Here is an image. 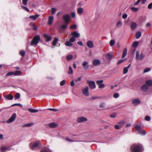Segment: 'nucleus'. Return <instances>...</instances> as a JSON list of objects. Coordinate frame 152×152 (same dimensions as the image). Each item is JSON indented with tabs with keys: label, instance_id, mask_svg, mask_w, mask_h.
I'll return each instance as SVG.
<instances>
[{
	"label": "nucleus",
	"instance_id": "4",
	"mask_svg": "<svg viewBox=\"0 0 152 152\" xmlns=\"http://www.w3.org/2000/svg\"><path fill=\"white\" fill-rule=\"evenodd\" d=\"M145 57V55L143 53H141L140 56V53L138 50H137L136 53L135 59L136 60H142Z\"/></svg>",
	"mask_w": 152,
	"mask_h": 152
},
{
	"label": "nucleus",
	"instance_id": "29",
	"mask_svg": "<svg viewBox=\"0 0 152 152\" xmlns=\"http://www.w3.org/2000/svg\"><path fill=\"white\" fill-rule=\"evenodd\" d=\"M127 53V49L126 48H125L123 51L122 55V58H123L125 57Z\"/></svg>",
	"mask_w": 152,
	"mask_h": 152
},
{
	"label": "nucleus",
	"instance_id": "46",
	"mask_svg": "<svg viewBox=\"0 0 152 152\" xmlns=\"http://www.w3.org/2000/svg\"><path fill=\"white\" fill-rule=\"evenodd\" d=\"M20 54L22 56L24 57L25 55V52L24 50H21L20 51Z\"/></svg>",
	"mask_w": 152,
	"mask_h": 152
},
{
	"label": "nucleus",
	"instance_id": "52",
	"mask_svg": "<svg viewBox=\"0 0 152 152\" xmlns=\"http://www.w3.org/2000/svg\"><path fill=\"white\" fill-rule=\"evenodd\" d=\"M77 27V26L76 24H74L73 25L71 26L70 27V29H76Z\"/></svg>",
	"mask_w": 152,
	"mask_h": 152
},
{
	"label": "nucleus",
	"instance_id": "34",
	"mask_svg": "<svg viewBox=\"0 0 152 152\" xmlns=\"http://www.w3.org/2000/svg\"><path fill=\"white\" fill-rule=\"evenodd\" d=\"M139 43L138 42H133L132 46L133 47L136 48L138 45Z\"/></svg>",
	"mask_w": 152,
	"mask_h": 152
},
{
	"label": "nucleus",
	"instance_id": "40",
	"mask_svg": "<svg viewBox=\"0 0 152 152\" xmlns=\"http://www.w3.org/2000/svg\"><path fill=\"white\" fill-rule=\"evenodd\" d=\"M135 127L136 129V130L137 131L140 132L141 130V127L139 126L138 125H136L135 126Z\"/></svg>",
	"mask_w": 152,
	"mask_h": 152
},
{
	"label": "nucleus",
	"instance_id": "9",
	"mask_svg": "<svg viewBox=\"0 0 152 152\" xmlns=\"http://www.w3.org/2000/svg\"><path fill=\"white\" fill-rule=\"evenodd\" d=\"M103 80H97L96 81V83L98 85L99 88H101L104 87V85L103 83Z\"/></svg>",
	"mask_w": 152,
	"mask_h": 152
},
{
	"label": "nucleus",
	"instance_id": "17",
	"mask_svg": "<svg viewBox=\"0 0 152 152\" xmlns=\"http://www.w3.org/2000/svg\"><path fill=\"white\" fill-rule=\"evenodd\" d=\"M5 99L7 100H11L13 98V96L11 94L6 95L4 96Z\"/></svg>",
	"mask_w": 152,
	"mask_h": 152
},
{
	"label": "nucleus",
	"instance_id": "26",
	"mask_svg": "<svg viewBox=\"0 0 152 152\" xmlns=\"http://www.w3.org/2000/svg\"><path fill=\"white\" fill-rule=\"evenodd\" d=\"M141 35V33L140 31H138L136 32V37L137 39H138L139 38Z\"/></svg>",
	"mask_w": 152,
	"mask_h": 152
},
{
	"label": "nucleus",
	"instance_id": "57",
	"mask_svg": "<svg viewBox=\"0 0 152 152\" xmlns=\"http://www.w3.org/2000/svg\"><path fill=\"white\" fill-rule=\"evenodd\" d=\"M110 116L111 118H115L116 117V114L115 113L112 114L110 115Z\"/></svg>",
	"mask_w": 152,
	"mask_h": 152
},
{
	"label": "nucleus",
	"instance_id": "8",
	"mask_svg": "<svg viewBox=\"0 0 152 152\" xmlns=\"http://www.w3.org/2000/svg\"><path fill=\"white\" fill-rule=\"evenodd\" d=\"M62 18L66 23H69V21L70 20V16L69 14L65 15L62 16Z\"/></svg>",
	"mask_w": 152,
	"mask_h": 152
},
{
	"label": "nucleus",
	"instance_id": "50",
	"mask_svg": "<svg viewBox=\"0 0 152 152\" xmlns=\"http://www.w3.org/2000/svg\"><path fill=\"white\" fill-rule=\"evenodd\" d=\"M151 69L149 68H145L143 71L144 73H145L150 71Z\"/></svg>",
	"mask_w": 152,
	"mask_h": 152
},
{
	"label": "nucleus",
	"instance_id": "18",
	"mask_svg": "<svg viewBox=\"0 0 152 152\" xmlns=\"http://www.w3.org/2000/svg\"><path fill=\"white\" fill-rule=\"evenodd\" d=\"M137 24L134 22H132L130 24V27L132 29H134L137 27Z\"/></svg>",
	"mask_w": 152,
	"mask_h": 152
},
{
	"label": "nucleus",
	"instance_id": "45",
	"mask_svg": "<svg viewBox=\"0 0 152 152\" xmlns=\"http://www.w3.org/2000/svg\"><path fill=\"white\" fill-rule=\"evenodd\" d=\"M119 94L118 93H115L113 95V97L115 98H117L119 97Z\"/></svg>",
	"mask_w": 152,
	"mask_h": 152
},
{
	"label": "nucleus",
	"instance_id": "33",
	"mask_svg": "<svg viewBox=\"0 0 152 152\" xmlns=\"http://www.w3.org/2000/svg\"><path fill=\"white\" fill-rule=\"evenodd\" d=\"M73 56L71 55H68L66 57V59L68 61L71 60L73 58Z\"/></svg>",
	"mask_w": 152,
	"mask_h": 152
},
{
	"label": "nucleus",
	"instance_id": "12",
	"mask_svg": "<svg viewBox=\"0 0 152 152\" xmlns=\"http://www.w3.org/2000/svg\"><path fill=\"white\" fill-rule=\"evenodd\" d=\"M87 119L86 118L84 117H81L78 118L77 120V121L78 122H81L84 121H87Z\"/></svg>",
	"mask_w": 152,
	"mask_h": 152
},
{
	"label": "nucleus",
	"instance_id": "62",
	"mask_svg": "<svg viewBox=\"0 0 152 152\" xmlns=\"http://www.w3.org/2000/svg\"><path fill=\"white\" fill-rule=\"evenodd\" d=\"M148 8L149 9H151L152 8V3H150L148 6Z\"/></svg>",
	"mask_w": 152,
	"mask_h": 152
},
{
	"label": "nucleus",
	"instance_id": "1",
	"mask_svg": "<svg viewBox=\"0 0 152 152\" xmlns=\"http://www.w3.org/2000/svg\"><path fill=\"white\" fill-rule=\"evenodd\" d=\"M42 146V143L39 141H37L35 142H31L29 145L30 148L33 150H35L36 149L39 148L40 147Z\"/></svg>",
	"mask_w": 152,
	"mask_h": 152
},
{
	"label": "nucleus",
	"instance_id": "14",
	"mask_svg": "<svg viewBox=\"0 0 152 152\" xmlns=\"http://www.w3.org/2000/svg\"><path fill=\"white\" fill-rule=\"evenodd\" d=\"M71 35L76 38H79L80 36V34L76 31H74L71 33Z\"/></svg>",
	"mask_w": 152,
	"mask_h": 152
},
{
	"label": "nucleus",
	"instance_id": "21",
	"mask_svg": "<svg viewBox=\"0 0 152 152\" xmlns=\"http://www.w3.org/2000/svg\"><path fill=\"white\" fill-rule=\"evenodd\" d=\"M39 16V15L37 14L35 15L30 16L29 17V18L35 20Z\"/></svg>",
	"mask_w": 152,
	"mask_h": 152
},
{
	"label": "nucleus",
	"instance_id": "32",
	"mask_svg": "<svg viewBox=\"0 0 152 152\" xmlns=\"http://www.w3.org/2000/svg\"><path fill=\"white\" fill-rule=\"evenodd\" d=\"M65 45L66 46H69V47H71L73 45V44L72 43H71L70 41H66L65 43Z\"/></svg>",
	"mask_w": 152,
	"mask_h": 152
},
{
	"label": "nucleus",
	"instance_id": "25",
	"mask_svg": "<svg viewBox=\"0 0 152 152\" xmlns=\"http://www.w3.org/2000/svg\"><path fill=\"white\" fill-rule=\"evenodd\" d=\"M49 126L51 128H55L57 126V125L55 123L52 122L49 124Z\"/></svg>",
	"mask_w": 152,
	"mask_h": 152
},
{
	"label": "nucleus",
	"instance_id": "16",
	"mask_svg": "<svg viewBox=\"0 0 152 152\" xmlns=\"http://www.w3.org/2000/svg\"><path fill=\"white\" fill-rule=\"evenodd\" d=\"M44 37L46 39V42H48L50 41L52 39V37L49 35L45 34L43 35Z\"/></svg>",
	"mask_w": 152,
	"mask_h": 152
},
{
	"label": "nucleus",
	"instance_id": "24",
	"mask_svg": "<svg viewBox=\"0 0 152 152\" xmlns=\"http://www.w3.org/2000/svg\"><path fill=\"white\" fill-rule=\"evenodd\" d=\"M68 23L65 22V24H64L61 26V28L63 30L66 29L67 28Z\"/></svg>",
	"mask_w": 152,
	"mask_h": 152
},
{
	"label": "nucleus",
	"instance_id": "15",
	"mask_svg": "<svg viewBox=\"0 0 152 152\" xmlns=\"http://www.w3.org/2000/svg\"><path fill=\"white\" fill-rule=\"evenodd\" d=\"M92 64L94 66H97L101 64L100 61L98 59H95L93 60Z\"/></svg>",
	"mask_w": 152,
	"mask_h": 152
},
{
	"label": "nucleus",
	"instance_id": "19",
	"mask_svg": "<svg viewBox=\"0 0 152 152\" xmlns=\"http://www.w3.org/2000/svg\"><path fill=\"white\" fill-rule=\"evenodd\" d=\"M84 68L86 69H88L89 68V66L88 65V62L85 61L82 64Z\"/></svg>",
	"mask_w": 152,
	"mask_h": 152
},
{
	"label": "nucleus",
	"instance_id": "55",
	"mask_svg": "<svg viewBox=\"0 0 152 152\" xmlns=\"http://www.w3.org/2000/svg\"><path fill=\"white\" fill-rule=\"evenodd\" d=\"M145 119L147 121H149L151 120L150 117L148 116H145Z\"/></svg>",
	"mask_w": 152,
	"mask_h": 152
},
{
	"label": "nucleus",
	"instance_id": "60",
	"mask_svg": "<svg viewBox=\"0 0 152 152\" xmlns=\"http://www.w3.org/2000/svg\"><path fill=\"white\" fill-rule=\"evenodd\" d=\"M32 26L33 27V29L34 31H36L37 30V26H36L34 24H33L32 25Z\"/></svg>",
	"mask_w": 152,
	"mask_h": 152
},
{
	"label": "nucleus",
	"instance_id": "36",
	"mask_svg": "<svg viewBox=\"0 0 152 152\" xmlns=\"http://www.w3.org/2000/svg\"><path fill=\"white\" fill-rule=\"evenodd\" d=\"M73 72V71L72 68L71 66H69V70L68 73L69 74H71Z\"/></svg>",
	"mask_w": 152,
	"mask_h": 152
},
{
	"label": "nucleus",
	"instance_id": "13",
	"mask_svg": "<svg viewBox=\"0 0 152 152\" xmlns=\"http://www.w3.org/2000/svg\"><path fill=\"white\" fill-rule=\"evenodd\" d=\"M132 103L133 104L137 105L140 104V102L139 99H136L132 100Z\"/></svg>",
	"mask_w": 152,
	"mask_h": 152
},
{
	"label": "nucleus",
	"instance_id": "44",
	"mask_svg": "<svg viewBox=\"0 0 152 152\" xmlns=\"http://www.w3.org/2000/svg\"><path fill=\"white\" fill-rule=\"evenodd\" d=\"M34 124L33 123H30L28 124H26L24 125V127H30L32 126Z\"/></svg>",
	"mask_w": 152,
	"mask_h": 152
},
{
	"label": "nucleus",
	"instance_id": "22",
	"mask_svg": "<svg viewBox=\"0 0 152 152\" xmlns=\"http://www.w3.org/2000/svg\"><path fill=\"white\" fill-rule=\"evenodd\" d=\"M141 89L143 91L145 92L147 91L148 88L147 86L145 84L143 85V86L141 87Z\"/></svg>",
	"mask_w": 152,
	"mask_h": 152
},
{
	"label": "nucleus",
	"instance_id": "42",
	"mask_svg": "<svg viewBox=\"0 0 152 152\" xmlns=\"http://www.w3.org/2000/svg\"><path fill=\"white\" fill-rule=\"evenodd\" d=\"M56 8H52L51 9V14L52 15H54L56 11Z\"/></svg>",
	"mask_w": 152,
	"mask_h": 152
},
{
	"label": "nucleus",
	"instance_id": "28",
	"mask_svg": "<svg viewBox=\"0 0 152 152\" xmlns=\"http://www.w3.org/2000/svg\"><path fill=\"white\" fill-rule=\"evenodd\" d=\"M146 84L148 86H152V80H148L145 82Z\"/></svg>",
	"mask_w": 152,
	"mask_h": 152
},
{
	"label": "nucleus",
	"instance_id": "2",
	"mask_svg": "<svg viewBox=\"0 0 152 152\" xmlns=\"http://www.w3.org/2000/svg\"><path fill=\"white\" fill-rule=\"evenodd\" d=\"M131 148L133 152H142V147L140 144H134L132 145Z\"/></svg>",
	"mask_w": 152,
	"mask_h": 152
},
{
	"label": "nucleus",
	"instance_id": "64",
	"mask_svg": "<svg viewBox=\"0 0 152 152\" xmlns=\"http://www.w3.org/2000/svg\"><path fill=\"white\" fill-rule=\"evenodd\" d=\"M77 44L80 46H82L83 45V43L81 41H78L77 42Z\"/></svg>",
	"mask_w": 152,
	"mask_h": 152
},
{
	"label": "nucleus",
	"instance_id": "61",
	"mask_svg": "<svg viewBox=\"0 0 152 152\" xmlns=\"http://www.w3.org/2000/svg\"><path fill=\"white\" fill-rule=\"evenodd\" d=\"M28 0H22L23 4L24 5H26L27 4V2Z\"/></svg>",
	"mask_w": 152,
	"mask_h": 152
},
{
	"label": "nucleus",
	"instance_id": "56",
	"mask_svg": "<svg viewBox=\"0 0 152 152\" xmlns=\"http://www.w3.org/2000/svg\"><path fill=\"white\" fill-rule=\"evenodd\" d=\"M122 25V23L121 21H119L117 24V27H120Z\"/></svg>",
	"mask_w": 152,
	"mask_h": 152
},
{
	"label": "nucleus",
	"instance_id": "10",
	"mask_svg": "<svg viewBox=\"0 0 152 152\" xmlns=\"http://www.w3.org/2000/svg\"><path fill=\"white\" fill-rule=\"evenodd\" d=\"M87 83L89 84V86L90 88L94 89L96 88L95 83L94 81H87Z\"/></svg>",
	"mask_w": 152,
	"mask_h": 152
},
{
	"label": "nucleus",
	"instance_id": "51",
	"mask_svg": "<svg viewBox=\"0 0 152 152\" xmlns=\"http://www.w3.org/2000/svg\"><path fill=\"white\" fill-rule=\"evenodd\" d=\"M21 7L24 10L27 11L28 12H29V10L27 7L23 6H22Z\"/></svg>",
	"mask_w": 152,
	"mask_h": 152
},
{
	"label": "nucleus",
	"instance_id": "63",
	"mask_svg": "<svg viewBox=\"0 0 152 152\" xmlns=\"http://www.w3.org/2000/svg\"><path fill=\"white\" fill-rule=\"evenodd\" d=\"M127 15L126 14H124L122 16V18L123 19H126L127 18Z\"/></svg>",
	"mask_w": 152,
	"mask_h": 152
},
{
	"label": "nucleus",
	"instance_id": "5",
	"mask_svg": "<svg viewBox=\"0 0 152 152\" xmlns=\"http://www.w3.org/2000/svg\"><path fill=\"white\" fill-rule=\"evenodd\" d=\"M22 72L20 71H16L15 72H8L6 76H9L13 75L14 76L20 75L22 74Z\"/></svg>",
	"mask_w": 152,
	"mask_h": 152
},
{
	"label": "nucleus",
	"instance_id": "31",
	"mask_svg": "<svg viewBox=\"0 0 152 152\" xmlns=\"http://www.w3.org/2000/svg\"><path fill=\"white\" fill-rule=\"evenodd\" d=\"M106 57L107 59H110L113 57V55L111 53H109L106 55Z\"/></svg>",
	"mask_w": 152,
	"mask_h": 152
},
{
	"label": "nucleus",
	"instance_id": "27",
	"mask_svg": "<svg viewBox=\"0 0 152 152\" xmlns=\"http://www.w3.org/2000/svg\"><path fill=\"white\" fill-rule=\"evenodd\" d=\"M28 110L31 113H36L38 111V110L36 109H34L31 108H29Z\"/></svg>",
	"mask_w": 152,
	"mask_h": 152
},
{
	"label": "nucleus",
	"instance_id": "39",
	"mask_svg": "<svg viewBox=\"0 0 152 152\" xmlns=\"http://www.w3.org/2000/svg\"><path fill=\"white\" fill-rule=\"evenodd\" d=\"M131 10L134 12H136L138 10V8L133 7L131 8Z\"/></svg>",
	"mask_w": 152,
	"mask_h": 152
},
{
	"label": "nucleus",
	"instance_id": "37",
	"mask_svg": "<svg viewBox=\"0 0 152 152\" xmlns=\"http://www.w3.org/2000/svg\"><path fill=\"white\" fill-rule=\"evenodd\" d=\"M20 97V94L19 93H17L15 96V99H19Z\"/></svg>",
	"mask_w": 152,
	"mask_h": 152
},
{
	"label": "nucleus",
	"instance_id": "6",
	"mask_svg": "<svg viewBox=\"0 0 152 152\" xmlns=\"http://www.w3.org/2000/svg\"><path fill=\"white\" fill-rule=\"evenodd\" d=\"M16 116V114L13 113L11 116L10 118L7 121V123H10L13 121L15 119Z\"/></svg>",
	"mask_w": 152,
	"mask_h": 152
},
{
	"label": "nucleus",
	"instance_id": "30",
	"mask_svg": "<svg viewBox=\"0 0 152 152\" xmlns=\"http://www.w3.org/2000/svg\"><path fill=\"white\" fill-rule=\"evenodd\" d=\"M58 39L56 37H55L53 41L52 42V45L53 46H55L57 44V42Z\"/></svg>",
	"mask_w": 152,
	"mask_h": 152
},
{
	"label": "nucleus",
	"instance_id": "20",
	"mask_svg": "<svg viewBox=\"0 0 152 152\" xmlns=\"http://www.w3.org/2000/svg\"><path fill=\"white\" fill-rule=\"evenodd\" d=\"M53 20V16H50L49 17L48 24L49 25H51Z\"/></svg>",
	"mask_w": 152,
	"mask_h": 152
},
{
	"label": "nucleus",
	"instance_id": "58",
	"mask_svg": "<svg viewBox=\"0 0 152 152\" xmlns=\"http://www.w3.org/2000/svg\"><path fill=\"white\" fill-rule=\"evenodd\" d=\"M14 106H19L21 107L22 106V105L21 104H19V103H16V104H12L11 106L13 107Z\"/></svg>",
	"mask_w": 152,
	"mask_h": 152
},
{
	"label": "nucleus",
	"instance_id": "3",
	"mask_svg": "<svg viewBox=\"0 0 152 152\" xmlns=\"http://www.w3.org/2000/svg\"><path fill=\"white\" fill-rule=\"evenodd\" d=\"M40 40V37L39 35H38L34 36L31 41L30 45L31 46L37 45Z\"/></svg>",
	"mask_w": 152,
	"mask_h": 152
},
{
	"label": "nucleus",
	"instance_id": "11",
	"mask_svg": "<svg viewBox=\"0 0 152 152\" xmlns=\"http://www.w3.org/2000/svg\"><path fill=\"white\" fill-rule=\"evenodd\" d=\"M86 45L89 48H92L94 47V43L91 40L88 41L86 42Z\"/></svg>",
	"mask_w": 152,
	"mask_h": 152
},
{
	"label": "nucleus",
	"instance_id": "54",
	"mask_svg": "<svg viewBox=\"0 0 152 152\" xmlns=\"http://www.w3.org/2000/svg\"><path fill=\"white\" fill-rule=\"evenodd\" d=\"M128 71V69L126 67L124 68V69L123 73L125 74Z\"/></svg>",
	"mask_w": 152,
	"mask_h": 152
},
{
	"label": "nucleus",
	"instance_id": "7",
	"mask_svg": "<svg viewBox=\"0 0 152 152\" xmlns=\"http://www.w3.org/2000/svg\"><path fill=\"white\" fill-rule=\"evenodd\" d=\"M82 93L83 94L86 96H88L89 94V89L88 87H86L82 89Z\"/></svg>",
	"mask_w": 152,
	"mask_h": 152
},
{
	"label": "nucleus",
	"instance_id": "48",
	"mask_svg": "<svg viewBox=\"0 0 152 152\" xmlns=\"http://www.w3.org/2000/svg\"><path fill=\"white\" fill-rule=\"evenodd\" d=\"M7 149L8 150H10V149H9L7 148H6L4 147H2L1 148V151L2 152H4Z\"/></svg>",
	"mask_w": 152,
	"mask_h": 152
},
{
	"label": "nucleus",
	"instance_id": "38",
	"mask_svg": "<svg viewBox=\"0 0 152 152\" xmlns=\"http://www.w3.org/2000/svg\"><path fill=\"white\" fill-rule=\"evenodd\" d=\"M115 40L114 39H112L110 40V46H113L115 44Z\"/></svg>",
	"mask_w": 152,
	"mask_h": 152
},
{
	"label": "nucleus",
	"instance_id": "41",
	"mask_svg": "<svg viewBox=\"0 0 152 152\" xmlns=\"http://www.w3.org/2000/svg\"><path fill=\"white\" fill-rule=\"evenodd\" d=\"M75 38L73 36L70 38L69 41L71 42H73L75 41Z\"/></svg>",
	"mask_w": 152,
	"mask_h": 152
},
{
	"label": "nucleus",
	"instance_id": "47",
	"mask_svg": "<svg viewBox=\"0 0 152 152\" xmlns=\"http://www.w3.org/2000/svg\"><path fill=\"white\" fill-rule=\"evenodd\" d=\"M139 133L142 135H145L146 134V132L143 130L140 131L139 132Z\"/></svg>",
	"mask_w": 152,
	"mask_h": 152
},
{
	"label": "nucleus",
	"instance_id": "53",
	"mask_svg": "<svg viewBox=\"0 0 152 152\" xmlns=\"http://www.w3.org/2000/svg\"><path fill=\"white\" fill-rule=\"evenodd\" d=\"M65 83V80H62L60 83V85L61 86H64Z\"/></svg>",
	"mask_w": 152,
	"mask_h": 152
},
{
	"label": "nucleus",
	"instance_id": "43",
	"mask_svg": "<svg viewBox=\"0 0 152 152\" xmlns=\"http://www.w3.org/2000/svg\"><path fill=\"white\" fill-rule=\"evenodd\" d=\"M99 107L102 108V110H103L105 107V104L104 103H102L100 104L99 105Z\"/></svg>",
	"mask_w": 152,
	"mask_h": 152
},
{
	"label": "nucleus",
	"instance_id": "35",
	"mask_svg": "<svg viewBox=\"0 0 152 152\" xmlns=\"http://www.w3.org/2000/svg\"><path fill=\"white\" fill-rule=\"evenodd\" d=\"M77 12L79 14H82L83 12V9L81 7L79 8L77 10Z\"/></svg>",
	"mask_w": 152,
	"mask_h": 152
},
{
	"label": "nucleus",
	"instance_id": "59",
	"mask_svg": "<svg viewBox=\"0 0 152 152\" xmlns=\"http://www.w3.org/2000/svg\"><path fill=\"white\" fill-rule=\"evenodd\" d=\"M48 110H50L51 111H52L54 112H56L58 111V110L54 108H48Z\"/></svg>",
	"mask_w": 152,
	"mask_h": 152
},
{
	"label": "nucleus",
	"instance_id": "23",
	"mask_svg": "<svg viewBox=\"0 0 152 152\" xmlns=\"http://www.w3.org/2000/svg\"><path fill=\"white\" fill-rule=\"evenodd\" d=\"M40 152H52L49 148L46 147L44 148L40 151Z\"/></svg>",
	"mask_w": 152,
	"mask_h": 152
},
{
	"label": "nucleus",
	"instance_id": "49",
	"mask_svg": "<svg viewBox=\"0 0 152 152\" xmlns=\"http://www.w3.org/2000/svg\"><path fill=\"white\" fill-rule=\"evenodd\" d=\"M125 61V60L122 59L119 60L117 63V64L119 65Z\"/></svg>",
	"mask_w": 152,
	"mask_h": 152
}]
</instances>
